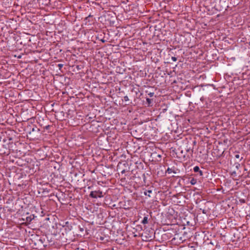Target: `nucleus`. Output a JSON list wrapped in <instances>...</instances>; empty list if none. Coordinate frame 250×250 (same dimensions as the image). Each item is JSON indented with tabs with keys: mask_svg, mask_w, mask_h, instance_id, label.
<instances>
[{
	"mask_svg": "<svg viewBox=\"0 0 250 250\" xmlns=\"http://www.w3.org/2000/svg\"><path fill=\"white\" fill-rule=\"evenodd\" d=\"M89 196L93 198H102L104 196L102 191L100 190L92 191Z\"/></svg>",
	"mask_w": 250,
	"mask_h": 250,
	"instance_id": "obj_1",
	"label": "nucleus"
},
{
	"mask_svg": "<svg viewBox=\"0 0 250 250\" xmlns=\"http://www.w3.org/2000/svg\"><path fill=\"white\" fill-rule=\"evenodd\" d=\"M34 216L33 215H30L29 216H27L26 218V221L28 223H30L34 219Z\"/></svg>",
	"mask_w": 250,
	"mask_h": 250,
	"instance_id": "obj_2",
	"label": "nucleus"
},
{
	"mask_svg": "<svg viewBox=\"0 0 250 250\" xmlns=\"http://www.w3.org/2000/svg\"><path fill=\"white\" fill-rule=\"evenodd\" d=\"M142 236V239L144 241H150V235H140Z\"/></svg>",
	"mask_w": 250,
	"mask_h": 250,
	"instance_id": "obj_3",
	"label": "nucleus"
},
{
	"mask_svg": "<svg viewBox=\"0 0 250 250\" xmlns=\"http://www.w3.org/2000/svg\"><path fill=\"white\" fill-rule=\"evenodd\" d=\"M148 223V218L147 216H145L142 221V223L143 224H146Z\"/></svg>",
	"mask_w": 250,
	"mask_h": 250,
	"instance_id": "obj_4",
	"label": "nucleus"
},
{
	"mask_svg": "<svg viewBox=\"0 0 250 250\" xmlns=\"http://www.w3.org/2000/svg\"><path fill=\"white\" fill-rule=\"evenodd\" d=\"M197 183V180L196 179H194V178H192V179L190 180V183L192 185H194L196 184Z\"/></svg>",
	"mask_w": 250,
	"mask_h": 250,
	"instance_id": "obj_5",
	"label": "nucleus"
},
{
	"mask_svg": "<svg viewBox=\"0 0 250 250\" xmlns=\"http://www.w3.org/2000/svg\"><path fill=\"white\" fill-rule=\"evenodd\" d=\"M151 192H152V191H151V190H147V191H145V192H144V193H145V194L146 195H147V196H149V197H150V193H151Z\"/></svg>",
	"mask_w": 250,
	"mask_h": 250,
	"instance_id": "obj_6",
	"label": "nucleus"
},
{
	"mask_svg": "<svg viewBox=\"0 0 250 250\" xmlns=\"http://www.w3.org/2000/svg\"><path fill=\"white\" fill-rule=\"evenodd\" d=\"M193 170L195 172H199V171H200V168H199V167L195 166L193 168Z\"/></svg>",
	"mask_w": 250,
	"mask_h": 250,
	"instance_id": "obj_7",
	"label": "nucleus"
},
{
	"mask_svg": "<svg viewBox=\"0 0 250 250\" xmlns=\"http://www.w3.org/2000/svg\"><path fill=\"white\" fill-rule=\"evenodd\" d=\"M146 102L149 104L151 103V100L149 98H146Z\"/></svg>",
	"mask_w": 250,
	"mask_h": 250,
	"instance_id": "obj_8",
	"label": "nucleus"
},
{
	"mask_svg": "<svg viewBox=\"0 0 250 250\" xmlns=\"http://www.w3.org/2000/svg\"><path fill=\"white\" fill-rule=\"evenodd\" d=\"M63 65L62 63H59L58 65V66L60 69H61L63 67Z\"/></svg>",
	"mask_w": 250,
	"mask_h": 250,
	"instance_id": "obj_9",
	"label": "nucleus"
},
{
	"mask_svg": "<svg viewBox=\"0 0 250 250\" xmlns=\"http://www.w3.org/2000/svg\"><path fill=\"white\" fill-rule=\"evenodd\" d=\"M148 95L150 97H152L154 95V93L153 92H149L148 94Z\"/></svg>",
	"mask_w": 250,
	"mask_h": 250,
	"instance_id": "obj_10",
	"label": "nucleus"
},
{
	"mask_svg": "<svg viewBox=\"0 0 250 250\" xmlns=\"http://www.w3.org/2000/svg\"><path fill=\"white\" fill-rule=\"evenodd\" d=\"M199 173H200V176H202V175H203V171H201V170H200V171H199Z\"/></svg>",
	"mask_w": 250,
	"mask_h": 250,
	"instance_id": "obj_11",
	"label": "nucleus"
},
{
	"mask_svg": "<svg viewBox=\"0 0 250 250\" xmlns=\"http://www.w3.org/2000/svg\"><path fill=\"white\" fill-rule=\"evenodd\" d=\"M171 59L173 61H176L177 60V59L176 58L174 57H172Z\"/></svg>",
	"mask_w": 250,
	"mask_h": 250,
	"instance_id": "obj_12",
	"label": "nucleus"
},
{
	"mask_svg": "<svg viewBox=\"0 0 250 250\" xmlns=\"http://www.w3.org/2000/svg\"><path fill=\"white\" fill-rule=\"evenodd\" d=\"M235 157L236 158H237V159H238V158H239L240 156H239V154H236V155H235Z\"/></svg>",
	"mask_w": 250,
	"mask_h": 250,
	"instance_id": "obj_13",
	"label": "nucleus"
},
{
	"mask_svg": "<svg viewBox=\"0 0 250 250\" xmlns=\"http://www.w3.org/2000/svg\"><path fill=\"white\" fill-rule=\"evenodd\" d=\"M167 171H168V173H170L171 172V169L169 168H168Z\"/></svg>",
	"mask_w": 250,
	"mask_h": 250,
	"instance_id": "obj_14",
	"label": "nucleus"
},
{
	"mask_svg": "<svg viewBox=\"0 0 250 250\" xmlns=\"http://www.w3.org/2000/svg\"><path fill=\"white\" fill-rule=\"evenodd\" d=\"M121 173H122V174L124 173L125 172V169H123V170H122L121 171Z\"/></svg>",
	"mask_w": 250,
	"mask_h": 250,
	"instance_id": "obj_15",
	"label": "nucleus"
},
{
	"mask_svg": "<svg viewBox=\"0 0 250 250\" xmlns=\"http://www.w3.org/2000/svg\"><path fill=\"white\" fill-rule=\"evenodd\" d=\"M122 164L120 163V164H119L118 165V167L119 168L120 167V165H121Z\"/></svg>",
	"mask_w": 250,
	"mask_h": 250,
	"instance_id": "obj_16",
	"label": "nucleus"
},
{
	"mask_svg": "<svg viewBox=\"0 0 250 250\" xmlns=\"http://www.w3.org/2000/svg\"><path fill=\"white\" fill-rule=\"evenodd\" d=\"M101 41L103 42H105V40H102Z\"/></svg>",
	"mask_w": 250,
	"mask_h": 250,
	"instance_id": "obj_17",
	"label": "nucleus"
},
{
	"mask_svg": "<svg viewBox=\"0 0 250 250\" xmlns=\"http://www.w3.org/2000/svg\"><path fill=\"white\" fill-rule=\"evenodd\" d=\"M21 55H20L18 58H19V59H21Z\"/></svg>",
	"mask_w": 250,
	"mask_h": 250,
	"instance_id": "obj_18",
	"label": "nucleus"
},
{
	"mask_svg": "<svg viewBox=\"0 0 250 250\" xmlns=\"http://www.w3.org/2000/svg\"><path fill=\"white\" fill-rule=\"evenodd\" d=\"M125 98H126V101L128 100V98L127 96L125 97Z\"/></svg>",
	"mask_w": 250,
	"mask_h": 250,
	"instance_id": "obj_19",
	"label": "nucleus"
}]
</instances>
